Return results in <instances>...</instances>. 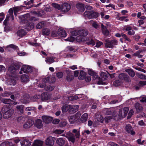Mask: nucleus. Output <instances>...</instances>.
Masks as SVG:
<instances>
[{
  "label": "nucleus",
  "mask_w": 146,
  "mask_h": 146,
  "mask_svg": "<svg viewBox=\"0 0 146 146\" xmlns=\"http://www.w3.org/2000/svg\"><path fill=\"white\" fill-rule=\"evenodd\" d=\"M105 47L106 48H113L114 47L117 45L118 41L115 38L111 40L109 38L105 39Z\"/></svg>",
  "instance_id": "obj_1"
},
{
  "label": "nucleus",
  "mask_w": 146,
  "mask_h": 146,
  "mask_svg": "<svg viewBox=\"0 0 146 146\" xmlns=\"http://www.w3.org/2000/svg\"><path fill=\"white\" fill-rule=\"evenodd\" d=\"M84 15L89 19L97 18L99 15L98 13L93 11H86L84 14Z\"/></svg>",
  "instance_id": "obj_2"
},
{
  "label": "nucleus",
  "mask_w": 146,
  "mask_h": 146,
  "mask_svg": "<svg viewBox=\"0 0 146 146\" xmlns=\"http://www.w3.org/2000/svg\"><path fill=\"white\" fill-rule=\"evenodd\" d=\"M123 29L126 31H128L127 33L129 35H133L135 34V32L133 29V27L129 25L125 26L124 27Z\"/></svg>",
  "instance_id": "obj_3"
},
{
  "label": "nucleus",
  "mask_w": 146,
  "mask_h": 146,
  "mask_svg": "<svg viewBox=\"0 0 146 146\" xmlns=\"http://www.w3.org/2000/svg\"><path fill=\"white\" fill-rule=\"evenodd\" d=\"M56 139L54 137H49L46 140V144L47 145L49 146H53Z\"/></svg>",
  "instance_id": "obj_4"
},
{
  "label": "nucleus",
  "mask_w": 146,
  "mask_h": 146,
  "mask_svg": "<svg viewBox=\"0 0 146 146\" xmlns=\"http://www.w3.org/2000/svg\"><path fill=\"white\" fill-rule=\"evenodd\" d=\"M34 124V121L33 120L29 119L23 125L24 128L25 129H29Z\"/></svg>",
  "instance_id": "obj_5"
},
{
  "label": "nucleus",
  "mask_w": 146,
  "mask_h": 146,
  "mask_svg": "<svg viewBox=\"0 0 146 146\" xmlns=\"http://www.w3.org/2000/svg\"><path fill=\"white\" fill-rule=\"evenodd\" d=\"M72 72H73L70 70H67V75L66 77V80L67 82H70L74 79V76L72 75Z\"/></svg>",
  "instance_id": "obj_6"
},
{
  "label": "nucleus",
  "mask_w": 146,
  "mask_h": 146,
  "mask_svg": "<svg viewBox=\"0 0 146 146\" xmlns=\"http://www.w3.org/2000/svg\"><path fill=\"white\" fill-rule=\"evenodd\" d=\"M21 70H22L24 73H27L32 72V69L30 66L28 65L23 66L21 68Z\"/></svg>",
  "instance_id": "obj_7"
},
{
  "label": "nucleus",
  "mask_w": 146,
  "mask_h": 146,
  "mask_svg": "<svg viewBox=\"0 0 146 146\" xmlns=\"http://www.w3.org/2000/svg\"><path fill=\"white\" fill-rule=\"evenodd\" d=\"M118 77L120 79L126 82H129L130 80L127 74L124 73L120 74L119 75Z\"/></svg>",
  "instance_id": "obj_8"
},
{
  "label": "nucleus",
  "mask_w": 146,
  "mask_h": 146,
  "mask_svg": "<svg viewBox=\"0 0 146 146\" xmlns=\"http://www.w3.org/2000/svg\"><path fill=\"white\" fill-rule=\"evenodd\" d=\"M71 6L69 4L65 3L62 6L61 10L62 11L64 12H68L70 9Z\"/></svg>",
  "instance_id": "obj_9"
},
{
  "label": "nucleus",
  "mask_w": 146,
  "mask_h": 146,
  "mask_svg": "<svg viewBox=\"0 0 146 146\" xmlns=\"http://www.w3.org/2000/svg\"><path fill=\"white\" fill-rule=\"evenodd\" d=\"M50 94L47 92H44L41 95V99L42 101L48 100L50 98Z\"/></svg>",
  "instance_id": "obj_10"
},
{
  "label": "nucleus",
  "mask_w": 146,
  "mask_h": 146,
  "mask_svg": "<svg viewBox=\"0 0 146 146\" xmlns=\"http://www.w3.org/2000/svg\"><path fill=\"white\" fill-rule=\"evenodd\" d=\"M13 113L14 110H9L7 112H6V113L3 114V118L5 119H7L10 117L12 115Z\"/></svg>",
  "instance_id": "obj_11"
},
{
  "label": "nucleus",
  "mask_w": 146,
  "mask_h": 146,
  "mask_svg": "<svg viewBox=\"0 0 146 146\" xmlns=\"http://www.w3.org/2000/svg\"><path fill=\"white\" fill-rule=\"evenodd\" d=\"M42 118L43 121L46 123H50L53 120L52 117L46 115L43 116Z\"/></svg>",
  "instance_id": "obj_12"
},
{
  "label": "nucleus",
  "mask_w": 146,
  "mask_h": 146,
  "mask_svg": "<svg viewBox=\"0 0 146 146\" xmlns=\"http://www.w3.org/2000/svg\"><path fill=\"white\" fill-rule=\"evenodd\" d=\"M20 68V66L18 64H15L13 65H11L10 66L9 68V70L11 72H14L16 70H18Z\"/></svg>",
  "instance_id": "obj_13"
},
{
  "label": "nucleus",
  "mask_w": 146,
  "mask_h": 146,
  "mask_svg": "<svg viewBox=\"0 0 146 146\" xmlns=\"http://www.w3.org/2000/svg\"><path fill=\"white\" fill-rule=\"evenodd\" d=\"M102 32L103 34L106 36H108L109 34V31L107 29L106 27L103 24H102L101 25Z\"/></svg>",
  "instance_id": "obj_14"
},
{
  "label": "nucleus",
  "mask_w": 146,
  "mask_h": 146,
  "mask_svg": "<svg viewBox=\"0 0 146 146\" xmlns=\"http://www.w3.org/2000/svg\"><path fill=\"white\" fill-rule=\"evenodd\" d=\"M30 15L29 14H25L23 16V18L21 20L22 23L24 24L28 23H29V19Z\"/></svg>",
  "instance_id": "obj_15"
},
{
  "label": "nucleus",
  "mask_w": 146,
  "mask_h": 146,
  "mask_svg": "<svg viewBox=\"0 0 146 146\" xmlns=\"http://www.w3.org/2000/svg\"><path fill=\"white\" fill-rule=\"evenodd\" d=\"M85 41H86V44L89 45L94 46L96 43L94 40L91 38L90 37H87Z\"/></svg>",
  "instance_id": "obj_16"
},
{
  "label": "nucleus",
  "mask_w": 146,
  "mask_h": 146,
  "mask_svg": "<svg viewBox=\"0 0 146 146\" xmlns=\"http://www.w3.org/2000/svg\"><path fill=\"white\" fill-rule=\"evenodd\" d=\"M56 143L58 145L63 146L65 143V140L63 138H58L56 139Z\"/></svg>",
  "instance_id": "obj_17"
},
{
  "label": "nucleus",
  "mask_w": 146,
  "mask_h": 146,
  "mask_svg": "<svg viewBox=\"0 0 146 146\" xmlns=\"http://www.w3.org/2000/svg\"><path fill=\"white\" fill-rule=\"evenodd\" d=\"M25 29L27 31H30L34 27V24L33 23H29L25 26Z\"/></svg>",
  "instance_id": "obj_18"
},
{
  "label": "nucleus",
  "mask_w": 146,
  "mask_h": 146,
  "mask_svg": "<svg viewBox=\"0 0 146 146\" xmlns=\"http://www.w3.org/2000/svg\"><path fill=\"white\" fill-rule=\"evenodd\" d=\"M135 107L137 112H139L143 109L141 105L138 102H136L135 103Z\"/></svg>",
  "instance_id": "obj_19"
},
{
  "label": "nucleus",
  "mask_w": 146,
  "mask_h": 146,
  "mask_svg": "<svg viewBox=\"0 0 146 146\" xmlns=\"http://www.w3.org/2000/svg\"><path fill=\"white\" fill-rule=\"evenodd\" d=\"M42 123V121L40 119H38L35 123V126L38 128H40L43 126Z\"/></svg>",
  "instance_id": "obj_20"
},
{
  "label": "nucleus",
  "mask_w": 146,
  "mask_h": 146,
  "mask_svg": "<svg viewBox=\"0 0 146 146\" xmlns=\"http://www.w3.org/2000/svg\"><path fill=\"white\" fill-rule=\"evenodd\" d=\"M146 85V82L144 81H140L139 83L137 84L135 86V88L136 90H139L142 87Z\"/></svg>",
  "instance_id": "obj_21"
},
{
  "label": "nucleus",
  "mask_w": 146,
  "mask_h": 146,
  "mask_svg": "<svg viewBox=\"0 0 146 146\" xmlns=\"http://www.w3.org/2000/svg\"><path fill=\"white\" fill-rule=\"evenodd\" d=\"M88 73L89 75L93 76L95 79H97L98 78V76L97 73L95 72L92 69H89L88 70Z\"/></svg>",
  "instance_id": "obj_22"
},
{
  "label": "nucleus",
  "mask_w": 146,
  "mask_h": 146,
  "mask_svg": "<svg viewBox=\"0 0 146 146\" xmlns=\"http://www.w3.org/2000/svg\"><path fill=\"white\" fill-rule=\"evenodd\" d=\"M58 35L61 37H65L67 36V34L65 30L59 29H58Z\"/></svg>",
  "instance_id": "obj_23"
},
{
  "label": "nucleus",
  "mask_w": 146,
  "mask_h": 146,
  "mask_svg": "<svg viewBox=\"0 0 146 146\" xmlns=\"http://www.w3.org/2000/svg\"><path fill=\"white\" fill-rule=\"evenodd\" d=\"M26 32L23 29H21L18 31L17 32V35L20 37H22L26 34Z\"/></svg>",
  "instance_id": "obj_24"
},
{
  "label": "nucleus",
  "mask_w": 146,
  "mask_h": 146,
  "mask_svg": "<svg viewBox=\"0 0 146 146\" xmlns=\"http://www.w3.org/2000/svg\"><path fill=\"white\" fill-rule=\"evenodd\" d=\"M21 80L23 82H27L29 80V77L26 74L23 75L21 77Z\"/></svg>",
  "instance_id": "obj_25"
},
{
  "label": "nucleus",
  "mask_w": 146,
  "mask_h": 146,
  "mask_svg": "<svg viewBox=\"0 0 146 146\" xmlns=\"http://www.w3.org/2000/svg\"><path fill=\"white\" fill-rule=\"evenodd\" d=\"M21 146H29L31 145V142L27 139H25L21 141Z\"/></svg>",
  "instance_id": "obj_26"
},
{
  "label": "nucleus",
  "mask_w": 146,
  "mask_h": 146,
  "mask_svg": "<svg viewBox=\"0 0 146 146\" xmlns=\"http://www.w3.org/2000/svg\"><path fill=\"white\" fill-rule=\"evenodd\" d=\"M76 7L80 11L83 12L85 10L84 6L82 3H78L76 5Z\"/></svg>",
  "instance_id": "obj_27"
},
{
  "label": "nucleus",
  "mask_w": 146,
  "mask_h": 146,
  "mask_svg": "<svg viewBox=\"0 0 146 146\" xmlns=\"http://www.w3.org/2000/svg\"><path fill=\"white\" fill-rule=\"evenodd\" d=\"M10 106L7 105H4L3 106L1 109V112L3 114L7 112L9 110H13L10 108Z\"/></svg>",
  "instance_id": "obj_28"
},
{
  "label": "nucleus",
  "mask_w": 146,
  "mask_h": 146,
  "mask_svg": "<svg viewBox=\"0 0 146 146\" xmlns=\"http://www.w3.org/2000/svg\"><path fill=\"white\" fill-rule=\"evenodd\" d=\"M88 32L86 30H85L84 29L80 30V34L84 38H85V36L88 35Z\"/></svg>",
  "instance_id": "obj_29"
},
{
  "label": "nucleus",
  "mask_w": 146,
  "mask_h": 146,
  "mask_svg": "<svg viewBox=\"0 0 146 146\" xmlns=\"http://www.w3.org/2000/svg\"><path fill=\"white\" fill-rule=\"evenodd\" d=\"M125 71L127 72L129 75L132 77H133L135 75V73L132 69H127L125 70Z\"/></svg>",
  "instance_id": "obj_30"
},
{
  "label": "nucleus",
  "mask_w": 146,
  "mask_h": 146,
  "mask_svg": "<svg viewBox=\"0 0 146 146\" xmlns=\"http://www.w3.org/2000/svg\"><path fill=\"white\" fill-rule=\"evenodd\" d=\"M76 39L77 42H80L85 41L86 38H84L83 36L79 35L76 37Z\"/></svg>",
  "instance_id": "obj_31"
},
{
  "label": "nucleus",
  "mask_w": 146,
  "mask_h": 146,
  "mask_svg": "<svg viewBox=\"0 0 146 146\" xmlns=\"http://www.w3.org/2000/svg\"><path fill=\"white\" fill-rule=\"evenodd\" d=\"M86 76V72L83 70H81L80 73V76L78 77V79L80 80L84 79Z\"/></svg>",
  "instance_id": "obj_32"
},
{
  "label": "nucleus",
  "mask_w": 146,
  "mask_h": 146,
  "mask_svg": "<svg viewBox=\"0 0 146 146\" xmlns=\"http://www.w3.org/2000/svg\"><path fill=\"white\" fill-rule=\"evenodd\" d=\"M42 141L36 140L35 141L34 143L32 146H42Z\"/></svg>",
  "instance_id": "obj_33"
},
{
  "label": "nucleus",
  "mask_w": 146,
  "mask_h": 146,
  "mask_svg": "<svg viewBox=\"0 0 146 146\" xmlns=\"http://www.w3.org/2000/svg\"><path fill=\"white\" fill-rule=\"evenodd\" d=\"M54 57L53 56L47 57L46 58L45 61L46 63L50 64L54 62Z\"/></svg>",
  "instance_id": "obj_34"
},
{
  "label": "nucleus",
  "mask_w": 146,
  "mask_h": 146,
  "mask_svg": "<svg viewBox=\"0 0 146 146\" xmlns=\"http://www.w3.org/2000/svg\"><path fill=\"white\" fill-rule=\"evenodd\" d=\"M1 101L2 102L5 104H7L8 106H10V104L11 103V100L9 99H5L2 98L1 99Z\"/></svg>",
  "instance_id": "obj_35"
},
{
  "label": "nucleus",
  "mask_w": 146,
  "mask_h": 146,
  "mask_svg": "<svg viewBox=\"0 0 146 146\" xmlns=\"http://www.w3.org/2000/svg\"><path fill=\"white\" fill-rule=\"evenodd\" d=\"M88 119V114L85 113L83 114L80 119V120L82 123H84L87 121Z\"/></svg>",
  "instance_id": "obj_36"
},
{
  "label": "nucleus",
  "mask_w": 146,
  "mask_h": 146,
  "mask_svg": "<svg viewBox=\"0 0 146 146\" xmlns=\"http://www.w3.org/2000/svg\"><path fill=\"white\" fill-rule=\"evenodd\" d=\"M45 25V23L44 21H41L39 22L36 25V27L37 29H41Z\"/></svg>",
  "instance_id": "obj_37"
},
{
  "label": "nucleus",
  "mask_w": 146,
  "mask_h": 146,
  "mask_svg": "<svg viewBox=\"0 0 146 146\" xmlns=\"http://www.w3.org/2000/svg\"><path fill=\"white\" fill-rule=\"evenodd\" d=\"M16 108L17 111H19V113L20 114H22L23 112V105H17V106Z\"/></svg>",
  "instance_id": "obj_38"
},
{
  "label": "nucleus",
  "mask_w": 146,
  "mask_h": 146,
  "mask_svg": "<svg viewBox=\"0 0 146 146\" xmlns=\"http://www.w3.org/2000/svg\"><path fill=\"white\" fill-rule=\"evenodd\" d=\"M70 105H66L62 108V110L63 112H66L68 111H69V108H70Z\"/></svg>",
  "instance_id": "obj_39"
},
{
  "label": "nucleus",
  "mask_w": 146,
  "mask_h": 146,
  "mask_svg": "<svg viewBox=\"0 0 146 146\" xmlns=\"http://www.w3.org/2000/svg\"><path fill=\"white\" fill-rule=\"evenodd\" d=\"M78 119L74 116H70L69 119L70 122L71 124H73L76 122Z\"/></svg>",
  "instance_id": "obj_40"
},
{
  "label": "nucleus",
  "mask_w": 146,
  "mask_h": 146,
  "mask_svg": "<svg viewBox=\"0 0 146 146\" xmlns=\"http://www.w3.org/2000/svg\"><path fill=\"white\" fill-rule=\"evenodd\" d=\"M122 83L120 80H116L113 82V84L115 86H117L121 85Z\"/></svg>",
  "instance_id": "obj_41"
},
{
  "label": "nucleus",
  "mask_w": 146,
  "mask_h": 146,
  "mask_svg": "<svg viewBox=\"0 0 146 146\" xmlns=\"http://www.w3.org/2000/svg\"><path fill=\"white\" fill-rule=\"evenodd\" d=\"M73 133H75V135L77 138H79L80 135V133L79 131H77V130L74 129L72 130Z\"/></svg>",
  "instance_id": "obj_42"
},
{
  "label": "nucleus",
  "mask_w": 146,
  "mask_h": 146,
  "mask_svg": "<svg viewBox=\"0 0 146 146\" xmlns=\"http://www.w3.org/2000/svg\"><path fill=\"white\" fill-rule=\"evenodd\" d=\"M74 106H72L70 105V108L69 110V112L71 113H74L76 111V109L75 108Z\"/></svg>",
  "instance_id": "obj_43"
},
{
  "label": "nucleus",
  "mask_w": 146,
  "mask_h": 146,
  "mask_svg": "<svg viewBox=\"0 0 146 146\" xmlns=\"http://www.w3.org/2000/svg\"><path fill=\"white\" fill-rule=\"evenodd\" d=\"M13 12L15 16L17 15V13L19 12L21 10V8L19 6L15 7H13Z\"/></svg>",
  "instance_id": "obj_44"
},
{
  "label": "nucleus",
  "mask_w": 146,
  "mask_h": 146,
  "mask_svg": "<svg viewBox=\"0 0 146 146\" xmlns=\"http://www.w3.org/2000/svg\"><path fill=\"white\" fill-rule=\"evenodd\" d=\"M132 129V127L131 125L127 124L125 126V130L127 133H130Z\"/></svg>",
  "instance_id": "obj_45"
},
{
  "label": "nucleus",
  "mask_w": 146,
  "mask_h": 146,
  "mask_svg": "<svg viewBox=\"0 0 146 146\" xmlns=\"http://www.w3.org/2000/svg\"><path fill=\"white\" fill-rule=\"evenodd\" d=\"M100 76L102 78H103L104 80H106L107 79L108 76L106 73L103 72L101 73Z\"/></svg>",
  "instance_id": "obj_46"
},
{
  "label": "nucleus",
  "mask_w": 146,
  "mask_h": 146,
  "mask_svg": "<svg viewBox=\"0 0 146 146\" xmlns=\"http://www.w3.org/2000/svg\"><path fill=\"white\" fill-rule=\"evenodd\" d=\"M42 34L43 35L48 36L50 34V30L48 29H44L42 30Z\"/></svg>",
  "instance_id": "obj_47"
},
{
  "label": "nucleus",
  "mask_w": 146,
  "mask_h": 146,
  "mask_svg": "<svg viewBox=\"0 0 146 146\" xmlns=\"http://www.w3.org/2000/svg\"><path fill=\"white\" fill-rule=\"evenodd\" d=\"M54 88V86H51L50 85H48L45 88V90L46 91H52L53 90Z\"/></svg>",
  "instance_id": "obj_48"
},
{
  "label": "nucleus",
  "mask_w": 146,
  "mask_h": 146,
  "mask_svg": "<svg viewBox=\"0 0 146 146\" xmlns=\"http://www.w3.org/2000/svg\"><path fill=\"white\" fill-rule=\"evenodd\" d=\"M121 36L125 40V41H127L129 42L131 41V39L129 38H128L125 34L124 33H121Z\"/></svg>",
  "instance_id": "obj_49"
},
{
  "label": "nucleus",
  "mask_w": 146,
  "mask_h": 146,
  "mask_svg": "<svg viewBox=\"0 0 146 146\" xmlns=\"http://www.w3.org/2000/svg\"><path fill=\"white\" fill-rule=\"evenodd\" d=\"M97 121L100 122L101 123H102L104 121V118L101 115H99L97 116Z\"/></svg>",
  "instance_id": "obj_50"
},
{
  "label": "nucleus",
  "mask_w": 146,
  "mask_h": 146,
  "mask_svg": "<svg viewBox=\"0 0 146 146\" xmlns=\"http://www.w3.org/2000/svg\"><path fill=\"white\" fill-rule=\"evenodd\" d=\"M51 36L52 37H56L58 35V31L57 32L56 31H52L51 34Z\"/></svg>",
  "instance_id": "obj_51"
},
{
  "label": "nucleus",
  "mask_w": 146,
  "mask_h": 146,
  "mask_svg": "<svg viewBox=\"0 0 146 146\" xmlns=\"http://www.w3.org/2000/svg\"><path fill=\"white\" fill-rule=\"evenodd\" d=\"M129 108L128 107H124L123 108V113H124L123 116H124V117H125L126 116V115L127 114V113H128V112L129 111Z\"/></svg>",
  "instance_id": "obj_52"
},
{
  "label": "nucleus",
  "mask_w": 146,
  "mask_h": 146,
  "mask_svg": "<svg viewBox=\"0 0 146 146\" xmlns=\"http://www.w3.org/2000/svg\"><path fill=\"white\" fill-rule=\"evenodd\" d=\"M137 76L141 79H146V76L139 73H137Z\"/></svg>",
  "instance_id": "obj_53"
},
{
  "label": "nucleus",
  "mask_w": 146,
  "mask_h": 146,
  "mask_svg": "<svg viewBox=\"0 0 146 146\" xmlns=\"http://www.w3.org/2000/svg\"><path fill=\"white\" fill-rule=\"evenodd\" d=\"M71 34L72 36H75L79 35L80 30L74 31L71 32Z\"/></svg>",
  "instance_id": "obj_54"
},
{
  "label": "nucleus",
  "mask_w": 146,
  "mask_h": 146,
  "mask_svg": "<svg viewBox=\"0 0 146 146\" xmlns=\"http://www.w3.org/2000/svg\"><path fill=\"white\" fill-rule=\"evenodd\" d=\"M122 109H121L119 110V111L118 116L119 119H121L124 117L122 115Z\"/></svg>",
  "instance_id": "obj_55"
},
{
  "label": "nucleus",
  "mask_w": 146,
  "mask_h": 146,
  "mask_svg": "<svg viewBox=\"0 0 146 146\" xmlns=\"http://www.w3.org/2000/svg\"><path fill=\"white\" fill-rule=\"evenodd\" d=\"M25 120L24 117L22 116L19 117L17 119V121L18 122L21 123L23 121Z\"/></svg>",
  "instance_id": "obj_56"
},
{
  "label": "nucleus",
  "mask_w": 146,
  "mask_h": 146,
  "mask_svg": "<svg viewBox=\"0 0 146 146\" xmlns=\"http://www.w3.org/2000/svg\"><path fill=\"white\" fill-rule=\"evenodd\" d=\"M75 38L72 36H70L69 37H68L67 39H65V40L66 41H68L70 42H73L75 40Z\"/></svg>",
  "instance_id": "obj_57"
},
{
  "label": "nucleus",
  "mask_w": 146,
  "mask_h": 146,
  "mask_svg": "<svg viewBox=\"0 0 146 146\" xmlns=\"http://www.w3.org/2000/svg\"><path fill=\"white\" fill-rule=\"evenodd\" d=\"M67 138H68V141H70L72 143H74L75 141V138L73 136L68 137Z\"/></svg>",
  "instance_id": "obj_58"
},
{
  "label": "nucleus",
  "mask_w": 146,
  "mask_h": 146,
  "mask_svg": "<svg viewBox=\"0 0 146 146\" xmlns=\"http://www.w3.org/2000/svg\"><path fill=\"white\" fill-rule=\"evenodd\" d=\"M134 111L133 110L131 109L130 110L128 114L127 118L128 119H130Z\"/></svg>",
  "instance_id": "obj_59"
},
{
  "label": "nucleus",
  "mask_w": 146,
  "mask_h": 146,
  "mask_svg": "<svg viewBox=\"0 0 146 146\" xmlns=\"http://www.w3.org/2000/svg\"><path fill=\"white\" fill-rule=\"evenodd\" d=\"M34 1V0H30L28 1H25L24 3V4L25 5H31V4L33 3Z\"/></svg>",
  "instance_id": "obj_60"
},
{
  "label": "nucleus",
  "mask_w": 146,
  "mask_h": 146,
  "mask_svg": "<svg viewBox=\"0 0 146 146\" xmlns=\"http://www.w3.org/2000/svg\"><path fill=\"white\" fill-rule=\"evenodd\" d=\"M52 6L54 8L58 10H60L61 8V7L58 4L53 3Z\"/></svg>",
  "instance_id": "obj_61"
},
{
  "label": "nucleus",
  "mask_w": 146,
  "mask_h": 146,
  "mask_svg": "<svg viewBox=\"0 0 146 146\" xmlns=\"http://www.w3.org/2000/svg\"><path fill=\"white\" fill-rule=\"evenodd\" d=\"M67 124V122L66 121H62L60 123V125L61 127H64Z\"/></svg>",
  "instance_id": "obj_62"
},
{
  "label": "nucleus",
  "mask_w": 146,
  "mask_h": 146,
  "mask_svg": "<svg viewBox=\"0 0 146 146\" xmlns=\"http://www.w3.org/2000/svg\"><path fill=\"white\" fill-rule=\"evenodd\" d=\"M56 76L59 78H61L63 76V73L62 72H59L56 73Z\"/></svg>",
  "instance_id": "obj_63"
},
{
  "label": "nucleus",
  "mask_w": 146,
  "mask_h": 146,
  "mask_svg": "<svg viewBox=\"0 0 146 146\" xmlns=\"http://www.w3.org/2000/svg\"><path fill=\"white\" fill-rule=\"evenodd\" d=\"M111 119V116L106 117L104 118V120L107 123L109 122L110 121V120Z\"/></svg>",
  "instance_id": "obj_64"
}]
</instances>
